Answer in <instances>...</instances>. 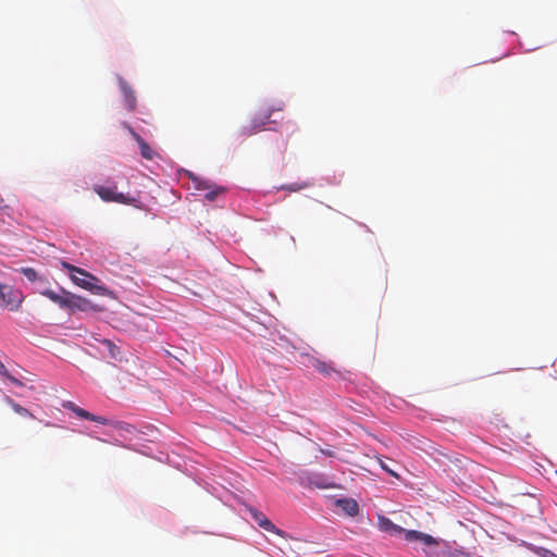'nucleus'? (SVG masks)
Instances as JSON below:
<instances>
[{
	"mask_svg": "<svg viewBox=\"0 0 557 557\" xmlns=\"http://www.w3.org/2000/svg\"><path fill=\"white\" fill-rule=\"evenodd\" d=\"M272 110H265L263 112H260L257 116H255L249 125L244 126L240 131V135L248 137L251 136L261 129L270 122V117L272 114Z\"/></svg>",
	"mask_w": 557,
	"mask_h": 557,
	"instance_id": "20e7f679",
	"label": "nucleus"
},
{
	"mask_svg": "<svg viewBox=\"0 0 557 557\" xmlns=\"http://www.w3.org/2000/svg\"><path fill=\"white\" fill-rule=\"evenodd\" d=\"M62 407L64 409H67L70 411H72L73 413H75L81 419H86V420L94 421V422H97V423L103 424V425L110 423V421L107 418H104L102 416L92 414V413L88 412L87 410L81 408L79 406H77L73 401H70V400L64 401L62 404Z\"/></svg>",
	"mask_w": 557,
	"mask_h": 557,
	"instance_id": "39448f33",
	"label": "nucleus"
},
{
	"mask_svg": "<svg viewBox=\"0 0 557 557\" xmlns=\"http://www.w3.org/2000/svg\"><path fill=\"white\" fill-rule=\"evenodd\" d=\"M102 344L108 347V349L110 350L111 355L114 357L115 354L114 351L117 349V347L109 339H103L102 341Z\"/></svg>",
	"mask_w": 557,
	"mask_h": 557,
	"instance_id": "4be33fe9",
	"label": "nucleus"
},
{
	"mask_svg": "<svg viewBox=\"0 0 557 557\" xmlns=\"http://www.w3.org/2000/svg\"><path fill=\"white\" fill-rule=\"evenodd\" d=\"M379 527L382 531L391 534H401L405 529L395 524L391 519L386 517H379Z\"/></svg>",
	"mask_w": 557,
	"mask_h": 557,
	"instance_id": "f8f14e48",
	"label": "nucleus"
},
{
	"mask_svg": "<svg viewBox=\"0 0 557 557\" xmlns=\"http://www.w3.org/2000/svg\"><path fill=\"white\" fill-rule=\"evenodd\" d=\"M377 461L381 466V468L386 471L388 474L395 476V478H398V474L395 473L392 469L388 468V466L381 459V458H377Z\"/></svg>",
	"mask_w": 557,
	"mask_h": 557,
	"instance_id": "412c9836",
	"label": "nucleus"
},
{
	"mask_svg": "<svg viewBox=\"0 0 557 557\" xmlns=\"http://www.w3.org/2000/svg\"><path fill=\"white\" fill-rule=\"evenodd\" d=\"M113 426L115 429H117V430L126 431V432H129V433L135 430V428L132 424L126 423V422H122V421L114 422Z\"/></svg>",
	"mask_w": 557,
	"mask_h": 557,
	"instance_id": "6ab92c4d",
	"label": "nucleus"
},
{
	"mask_svg": "<svg viewBox=\"0 0 557 557\" xmlns=\"http://www.w3.org/2000/svg\"><path fill=\"white\" fill-rule=\"evenodd\" d=\"M127 129L129 131V134L135 139V141L138 144L141 157L147 160H152L154 157V151L151 149V147L131 126H127Z\"/></svg>",
	"mask_w": 557,
	"mask_h": 557,
	"instance_id": "9d476101",
	"label": "nucleus"
},
{
	"mask_svg": "<svg viewBox=\"0 0 557 557\" xmlns=\"http://www.w3.org/2000/svg\"><path fill=\"white\" fill-rule=\"evenodd\" d=\"M307 360H308V366H311L313 367L314 369H317V363H320L321 360L318 359V358H314L312 356H309V355H305Z\"/></svg>",
	"mask_w": 557,
	"mask_h": 557,
	"instance_id": "5701e85b",
	"label": "nucleus"
},
{
	"mask_svg": "<svg viewBox=\"0 0 557 557\" xmlns=\"http://www.w3.org/2000/svg\"><path fill=\"white\" fill-rule=\"evenodd\" d=\"M7 379H8L11 383H13L14 385H16V386H23V383H22L18 379H16L15 376H13V375H11V374H9V375L7 376Z\"/></svg>",
	"mask_w": 557,
	"mask_h": 557,
	"instance_id": "393cba45",
	"label": "nucleus"
},
{
	"mask_svg": "<svg viewBox=\"0 0 557 557\" xmlns=\"http://www.w3.org/2000/svg\"><path fill=\"white\" fill-rule=\"evenodd\" d=\"M95 193L107 202H117L123 205H133L136 201L135 197L124 195L123 193L116 191V186L106 187L102 185L94 186Z\"/></svg>",
	"mask_w": 557,
	"mask_h": 557,
	"instance_id": "f257e3e1",
	"label": "nucleus"
},
{
	"mask_svg": "<svg viewBox=\"0 0 557 557\" xmlns=\"http://www.w3.org/2000/svg\"><path fill=\"white\" fill-rule=\"evenodd\" d=\"M251 516L255 520V522L262 529H264L268 532L275 533L280 536H284V532L276 528L267 517L264 513L258 511V510H250Z\"/></svg>",
	"mask_w": 557,
	"mask_h": 557,
	"instance_id": "6e6552de",
	"label": "nucleus"
},
{
	"mask_svg": "<svg viewBox=\"0 0 557 557\" xmlns=\"http://www.w3.org/2000/svg\"><path fill=\"white\" fill-rule=\"evenodd\" d=\"M5 401L7 404H9L11 406V408L14 410V412H16L17 414L20 416H23V417H30L33 418V413L29 412L28 409L22 407L20 404L15 403L12 398L10 397H5Z\"/></svg>",
	"mask_w": 557,
	"mask_h": 557,
	"instance_id": "4468645a",
	"label": "nucleus"
},
{
	"mask_svg": "<svg viewBox=\"0 0 557 557\" xmlns=\"http://www.w3.org/2000/svg\"><path fill=\"white\" fill-rule=\"evenodd\" d=\"M119 85L124 96V102L128 111L136 109V96L132 87L123 78H119Z\"/></svg>",
	"mask_w": 557,
	"mask_h": 557,
	"instance_id": "1a4fd4ad",
	"label": "nucleus"
},
{
	"mask_svg": "<svg viewBox=\"0 0 557 557\" xmlns=\"http://www.w3.org/2000/svg\"><path fill=\"white\" fill-rule=\"evenodd\" d=\"M544 557H557V555L550 550H546Z\"/></svg>",
	"mask_w": 557,
	"mask_h": 557,
	"instance_id": "cd10ccee",
	"label": "nucleus"
},
{
	"mask_svg": "<svg viewBox=\"0 0 557 557\" xmlns=\"http://www.w3.org/2000/svg\"><path fill=\"white\" fill-rule=\"evenodd\" d=\"M315 370L324 376H331L333 373L336 372L332 363L322 360L320 363H317Z\"/></svg>",
	"mask_w": 557,
	"mask_h": 557,
	"instance_id": "2eb2a0df",
	"label": "nucleus"
},
{
	"mask_svg": "<svg viewBox=\"0 0 557 557\" xmlns=\"http://www.w3.org/2000/svg\"><path fill=\"white\" fill-rule=\"evenodd\" d=\"M23 301V294L12 286L0 283V306L16 310Z\"/></svg>",
	"mask_w": 557,
	"mask_h": 557,
	"instance_id": "f03ea898",
	"label": "nucleus"
},
{
	"mask_svg": "<svg viewBox=\"0 0 557 557\" xmlns=\"http://www.w3.org/2000/svg\"><path fill=\"white\" fill-rule=\"evenodd\" d=\"M97 310V307L92 302L82 296L70 293L69 311L71 313L75 311H90Z\"/></svg>",
	"mask_w": 557,
	"mask_h": 557,
	"instance_id": "423d86ee",
	"label": "nucleus"
},
{
	"mask_svg": "<svg viewBox=\"0 0 557 557\" xmlns=\"http://www.w3.org/2000/svg\"><path fill=\"white\" fill-rule=\"evenodd\" d=\"M321 453L325 456H329V457H333L334 456V453L332 450H329V449H321Z\"/></svg>",
	"mask_w": 557,
	"mask_h": 557,
	"instance_id": "bb28decb",
	"label": "nucleus"
},
{
	"mask_svg": "<svg viewBox=\"0 0 557 557\" xmlns=\"http://www.w3.org/2000/svg\"><path fill=\"white\" fill-rule=\"evenodd\" d=\"M404 533H405V539L408 542H412V541H420L423 532L414 531V530H409V531L405 530Z\"/></svg>",
	"mask_w": 557,
	"mask_h": 557,
	"instance_id": "f3484780",
	"label": "nucleus"
},
{
	"mask_svg": "<svg viewBox=\"0 0 557 557\" xmlns=\"http://www.w3.org/2000/svg\"><path fill=\"white\" fill-rule=\"evenodd\" d=\"M197 188L201 190H208L205 194V198L209 201H213L219 194L224 191V189L221 187L211 188L209 185H207V183H199L197 185Z\"/></svg>",
	"mask_w": 557,
	"mask_h": 557,
	"instance_id": "ddd939ff",
	"label": "nucleus"
},
{
	"mask_svg": "<svg viewBox=\"0 0 557 557\" xmlns=\"http://www.w3.org/2000/svg\"><path fill=\"white\" fill-rule=\"evenodd\" d=\"M21 272L26 276V278L30 282L37 280V272L33 268H22Z\"/></svg>",
	"mask_w": 557,
	"mask_h": 557,
	"instance_id": "a211bd4d",
	"label": "nucleus"
},
{
	"mask_svg": "<svg viewBox=\"0 0 557 557\" xmlns=\"http://www.w3.org/2000/svg\"><path fill=\"white\" fill-rule=\"evenodd\" d=\"M41 295L57 304L60 308L69 310L70 292L61 289V294L55 293L52 289H45Z\"/></svg>",
	"mask_w": 557,
	"mask_h": 557,
	"instance_id": "0eeeda50",
	"label": "nucleus"
},
{
	"mask_svg": "<svg viewBox=\"0 0 557 557\" xmlns=\"http://www.w3.org/2000/svg\"><path fill=\"white\" fill-rule=\"evenodd\" d=\"M336 507L349 517H355L359 512V505L352 498H341L336 500Z\"/></svg>",
	"mask_w": 557,
	"mask_h": 557,
	"instance_id": "9b49d317",
	"label": "nucleus"
},
{
	"mask_svg": "<svg viewBox=\"0 0 557 557\" xmlns=\"http://www.w3.org/2000/svg\"><path fill=\"white\" fill-rule=\"evenodd\" d=\"M308 186H309V184H307V183H293V184H288V185H283L281 187V189L295 193V191H300V190L307 188Z\"/></svg>",
	"mask_w": 557,
	"mask_h": 557,
	"instance_id": "dca6fc26",
	"label": "nucleus"
},
{
	"mask_svg": "<svg viewBox=\"0 0 557 557\" xmlns=\"http://www.w3.org/2000/svg\"><path fill=\"white\" fill-rule=\"evenodd\" d=\"M0 374H1V375H3V376H5V377L10 374V373L8 372V370H7L5 366H4L2 362H0Z\"/></svg>",
	"mask_w": 557,
	"mask_h": 557,
	"instance_id": "a878e982",
	"label": "nucleus"
},
{
	"mask_svg": "<svg viewBox=\"0 0 557 557\" xmlns=\"http://www.w3.org/2000/svg\"><path fill=\"white\" fill-rule=\"evenodd\" d=\"M420 542H422L426 546L437 544L436 540L432 535L425 533H422Z\"/></svg>",
	"mask_w": 557,
	"mask_h": 557,
	"instance_id": "aec40b11",
	"label": "nucleus"
},
{
	"mask_svg": "<svg viewBox=\"0 0 557 557\" xmlns=\"http://www.w3.org/2000/svg\"><path fill=\"white\" fill-rule=\"evenodd\" d=\"M307 360H308V366H311L313 367L314 369H317V363H320L321 360L318 359V358H314L312 356H309V355H305Z\"/></svg>",
	"mask_w": 557,
	"mask_h": 557,
	"instance_id": "b1692460",
	"label": "nucleus"
},
{
	"mask_svg": "<svg viewBox=\"0 0 557 557\" xmlns=\"http://www.w3.org/2000/svg\"><path fill=\"white\" fill-rule=\"evenodd\" d=\"M7 208L4 200L0 197V210Z\"/></svg>",
	"mask_w": 557,
	"mask_h": 557,
	"instance_id": "c85d7f7f",
	"label": "nucleus"
},
{
	"mask_svg": "<svg viewBox=\"0 0 557 557\" xmlns=\"http://www.w3.org/2000/svg\"><path fill=\"white\" fill-rule=\"evenodd\" d=\"M62 264H63V268H65L70 271V277L74 284H76L77 286H79L84 289H87V290H91L94 288L92 283L90 281H88V278L96 280V277L94 275H91L87 271H85L81 268H77L75 265H72L67 262H63Z\"/></svg>",
	"mask_w": 557,
	"mask_h": 557,
	"instance_id": "7ed1b4c3",
	"label": "nucleus"
}]
</instances>
